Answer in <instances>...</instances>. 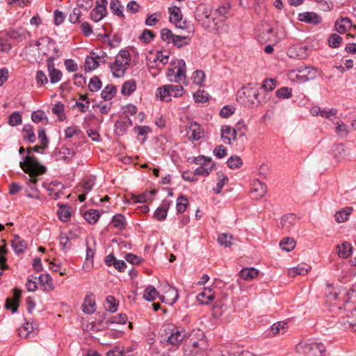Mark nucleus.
Here are the masks:
<instances>
[{
  "label": "nucleus",
  "instance_id": "nucleus-1",
  "mask_svg": "<svg viewBox=\"0 0 356 356\" xmlns=\"http://www.w3.org/2000/svg\"><path fill=\"white\" fill-rule=\"evenodd\" d=\"M194 16L201 26L209 32H215L222 23V19L216 17V12L207 4H200L197 6Z\"/></svg>",
  "mask_w": 356,
  "mask_h": 356
},
{
  "label": "nucleus",
  "instance_id": "nucleus-2",
  "mask_svg": "<svg viewBox=\"0 0 356 356\" xmlns=\"http://www.w3.org/2000/svg\"><path fill=\"white\" fill-rule=\"evenodd\" d=\"M19 165L22 169L29 175V181L27 184L32 191L38 190L36 184L38 177L46 172V168L41 165L34 156L23 157V161H20Z\"/></svg>",
  "mask_w": 356,
  "mask_h": 356
},
{
  "label": "nucleus",
  "instance_id": "nucleus-3",
  "mask_svg": "<svg viewBox=\"0 0 356 356\" xmlns=\"http://www.w3.org/2000/svg\"><path fill=\"white\" fill-rule=\"evenodd\" d=\"M259 88L257 84L253 86L249 83L243 86L241 90H239L237 94V99L241 104L248 107H253L254 106H259L267 102L266 97L263 99H259Z\"/></svg>",
  "mask_w": 356,
  "mask_h": 356
},
{
  "label": "nucleus",
  "instance_id": "nucleus-4",
  "mask_svg": "<svg viewBox=\"0 0 356 356\" xmlns=\"http://www.w3.org/2000/svg\"><path fill=\"white\" fill-rule=\"evenodd\" d=\"M130 62V53L127 50H120L116 55L114 62L110 65V68L113 75L116 78L122 77L124 75Z\"/></svg>",
  "mask_w": 356,
  "mask_h": 356
},
{
  "label": "nucleus",
  "instance_id": "nucleus-5",
  "mask_svg": "<svg viewBox=\"0 0 356 356\" xmlns=\"http://www.w3.org/2000/svg\"><path fill=\"white\" fill-rule=\"evenodd\" d=\"M296 349L303 356H325V347L321 342L311 339L299 343Z\"/></svg>",
  "mask_w": 356,
  "mask_h": 356
},
{
  "label": "nucleus",
  "instance_id": "nucleus-6",
  "mask_svg": "<svg viewBox=\"0 0 356 356\" xmlns=\"http://www.w3.org/2000/svg\"><path fill=\"white\" fill-rule=\"evenodd\" d=\"M175 67L169 68L166 76L171 82L185 83L186 79V65L183 59H176L171 63Z\"/></svg>",
  "mask_w": 356,
  "mask_h": 356
},
{
  "label": "nucleus",
  "instance_id": "nucleus-7",
  "mask_svg": "<svg viewBox=\"0 0 356 356\" xmlns=\"http://www.w3.org/2000/svg\"><path fill=\"white\" fill-rule=\"evenodd\" d=\"M164 331L165 337L163 339L173 346L179 345L185 337V330L174 325H168Z\"/></svg>",
  "mask_w": 356,
  "mask_h": 356
},
{
  "label": "nucleus",
  "instance_id": "nucleus-8",
  "mask_svg": "<svg viewBox=\"0 0 356 356\" xmlns=\"http://www.w3.org/2000/svg\"><path fill=\"white\" fill-rule=\"evenodd\" d=\"M54 56H51L47 60V67L50 79L52 84L56 83L60 81L62 78V72L55 67Z\"/></svg>",
  "mask_w": 356,
  "mask_h": 356
},
{
  "label": "nucleus",
  "instance_id": "nucleus-9",
  "mask_svg": "<svg viewBox=\"0 0 356 356\" xmlns=\"http://www.w3.org/2000/svg\"><path fill=\"white\" fill-rule=\"evenodd\" d=\"M206 161L211 162V159H207L204 156H199L194 158V162L197 164L201 165L194 170V175L207 176L210 174L213 167L206 168L204 165Z\"/></svg>",
  "mask_w": 356,
  "mask_h": 356
},
{
  "label": "nucleus",
  "instance_id": "nucleus-10",
  "mask_svg": "<svg viewBox=\"0 0 356 356\" xmlns=\"http://www.w3.org/2000/svg\"><path fill=\"white\" fill-rule=\"evenodd\" d=\"M318 74V72L316 68L308 67L307 68H304L302 71H300V74H297L296 79L297 81L300 83H305L316 79Z\"/></svg>",
  "mask_w": 356,
  "mask_h": 356
},
{
  "label": "nucleus",
  "instance_id": "nucleus-11",
  "mask_svg": "<svg viewBox=\"0 0 356 356\" xmlns=\"http://www.w3.org/2000/svg\"><path fill=\"white\" fill-rule=\"evenodd\" d=\"M220 132V137L225 144L232 145L236 139V130L229 125H222Z\"/></svg>",
  "mask_w": 356,
  "mask_h": 356
},
{
  "label": "nucleus",
  "instance_id": "nucleus-12",
  "mask_svg": "<svg viewBox=\"0 0 356 356\" xmlns=\"http://www.w3.org/2000/svg\"><path fill=\"white\" fill-rule=\"evenodd\" d=\"M267 193L266 185L258 179H255L252 183L251 194L253 198L260 199L265 196Z\"/></svg>",
  "mask_w": 356,
  "mask_h": 356
},
{
  "label": "nucleus",
  "instance_id": "nucleus-13",
  "mask_svg": "<svg viewBox=\"0 0 356 356\" xmlns=\"http://www.w3.org/2000/svg\"><path fill=\"white\" fill-rule=\"evenodd\" d=\"M241 348L236 344H229L220 347L216 350L215 356H238Z\"/></svg>",
  "mask_w": 356,
  "mask_h": 356
},
{
  "label": "nucleus",
  "instance_id": "nucleus-14",
  "mask_svg": "<svg viewBox=\"0 0 356 356\" xmlns=\"http://www.w3.org/2000/svg\"><path fill=\"white\" fill-rule=\"evenodd\" d=\"M74 154L75 152L72 148L62 147L56 152V158L57 161L68 163L71 161Z\"/></svg>",
  "mask_w": 356,
  "mask_h": 356
},
{
  "label": "nucleus",
  "instance_id": "nucleus-15",
  "mask_svg": "<svg viewBox=\"0 0 356 356\" xmlns=\"http://www.w3.org/2000/svg\"><path fill=\"white\" fill-rule=\"evenodd\" d=\"M298 19L300 22L309 23L313 25H318L322 21L321 17L314 12H304L299 13Z\"/></svg>",
  "mask_w": 356,
  "mask_h": 356
},
{
  "label": "nucleus",
  "instance_id": "nucleus-16",
  "mask_svg": "<svg viewBox=\"0 0 356 356\" xmlns=\"http://www.w3.org/2000/svg\"><path fill=\"white\" fill-rule=\"evenodd\" d=\"M188 129V135L191 140L197 141L204 136V131L201 125L197 122H191Z\"/></svg>",
  "mask_w": 356,
  "mask_h": 356
},
{
  "label": "nucleus",
  "instance_id": "nucleus-17",
  "mask_svg": "<svg viewBox=\"0 0 356 356\" xmlns=\"http://www.w3.org/2000/svg\"><path fill=\"white\" fill-rule=\"evenodd\" d=\"M165 287H167L168 289L163 296L161 300L162 302L172 305L176 302L179 297L178 291L175 287L170 286L168 284L165 285Z\"/></svg>",
  "mask_w": 356,
  "mask_h": 356
},
{
  "label": "nucleus",
  "instance_id": "nucleus-18",
  "mask_svg": "<svg viewBox=\"0 0 356 356\" xmlns=\"http://www.w3.org/2000/svg\"><path fill=\"white\" fill-rule=\"evenodd\" d=\"M335 30L340 34L348 31L352 27V22L350 18L341 17L335 22Z\"/></svg>",
  "mask_w": 356,
  "mask_h": 356
},
{
  "label": "nucleus",
  "instance_id": "nucleus-19",
  "mask_svg": "<svg viewBox=\"0 0 356 356\" xmlns=\"http://www.w3.org/2000/svg\"><path fill=\"white\" fill-rule=\"evenodd\" d=\"M214 300V293L209 288H204V290L197 296V300L201 305H209Z\"/></svg>",
  "mask_w": 356,
  "mask_h": 356
},
{
  "label": "nucleus",
  "instance_id": "nucleus-20",
  "mask_svg": "<svg viewBox=\"0 0 356 356\" xmlns=\"http://www.w3.org/2000/svg\"><path fill=\"white\" fill-rule=\"evenodd\" d=\"M76 237H77V236L73 234L71 231L68 233H61L59 236V241L62 250L64 251L68 250L71 248L70 241Z\"/></svg>",
  "mask_w": 356,
  "mask_h": 356
},
{
  "label": "nucleus",
  "instance_id": "nucleus-21",
  "mask_svg": "<svg viewBox=\"0 0 356 356\" xmlns=\"http://www.w3.org/2000/svg\"><path fill=\"white\" fill-rule=\"evenodd\" d=\"M11 245L17 254L23 252L26 249V241L20 238L18 235H15L11 241Z\"/></svg>",
  "mask_w": 356,
  "mask_h": 356
},
{
  "label": "nucleus",
  "instance_id": "nucleus-22",
  "mask_svg": "<svg viewBox=\"0 0 356 356\" xmlns=\"http://www.w3.org/2000/svg\"><path fill=\"white\" fill-rule=\"evenodd\" d=\"M82 310L85 314H91L95 311V301L92 298V295L87 296L82 305Z\"/></svg>",
  "mask_w": 356,
  "mask_h": 356
},
{
  "label": "nucleus",
  "instance_id": "nucleus-23",
  "mask_svg": "<svg viewBox=\"0 0 356 356\" xmlns=\"http://www.w3.org/2000/svg\"><path fill=\"white\" fill-rule=\"evenodd\" d=\"M170 203L168 201H163L162 204L156 209L154 217L158 220H163L166 218Z\"/></svg>",
  "mask_w": 356,
  "mask_h": 356
},
{
  "label": "nucleus",
  "instance_id": "nucleus-24",
  "mask_svg": "<svg viewBox=\"0 0 356 356\" xmlns=\"http://www.w3.org/2000/svg\"><path fill=\"white\" fill-rule=\"evenodd\" d=\"M337 248L339 257L343 259L348 258L353 252L351 244L347 242H343L337 245Z\"/></svg>",
  "mask_w": 356,
  "mask_h": 356
},
{
  "label": "nucleus",
  "instance_id": "nucleus-25",
  "mask_svg": "<svg viewBox=\"0 0 356 356\" xmlns=\"http://www.w3.org/2000/svg\"><path fill=\"white\" fill-rule=\"evenodd\" d=\"M259 275V270L254 268H246L240 271V276L245 281H251Z\"/></svg>",
  "mask_w": 356,
  "mask_h": 356
},
{
  "label": "nucleus",
  "instance_id": "nucleus-26",
  "mask_svg": "<svg viewBox=\"0 0 356 356\" xmlns=\"http://www.w3.org/2000/svg\"><path fill=\"white\" fill-rule=\"evenodd\" d=\"M352 207H346L339 210V211L336 212L334 215L335 220L339 223L345 222L348 220L349 216L352 213Z\"/></svg>",
  "mask_w": 356,
  "mask_h": 356
},
{
  "label": "nucleus",
  "instance_id": "nucleus-27",
  "mask_svg": "<svg viewBox=\"0 0 356 356\" xmlns=\"http://www.w3.org/2000/svg\"><path fill=\"white\" fill-rule=\"evenodd\" d=\"M343 324L346 328H352L356 332V309L343 319Z\"/></svg>",
  "mask_w": 356,
  "mask_h": 356
},
{
  "label": "nucleus",
  "instance_id": "nucleus-28",
  "mask_svg": "<svg viewBox=\"0 0 356 356\" xmlns=\"http://www.w3.org/2000/svg\"><path fill=\"white\" fill-rule=\"evenodd\" d=\"M170 85H165L163 87L158 88V92L156 93V96H159L160 99L163 101H171L172 95L170 93Z\"/></svg>",
  "mask_w": 356,
  "mask_h": 356
},
{
  "label": "nucleus",
  "instance_id": "nucleus-29",
  "mask_svg": "<svg viewBox=\"0 0 356 356\" xmlns=\"http://www.w3.org/2000/svg\"><path fill=\"white\" fill-rule=\"evenodd\" d=\"M83 217L88 223L95 224L100 217V213L96 209H89L84 213Z\"/></svg>",
  "mask_w": 356,
  "mask_h": 356
},
{
  "label": "nucleus",
  "instance_id": "nucleus-30",
  "mask_svg": "<svg viewBox=\"0 0 356 356\" xmlns=\"http://www.w3.org/2000/svg\"><path fill=\"white\" fill-rule=\"evenodd\" d=\"M40 284L44 286V289L47 291H52L54 286L51 276L48 274L40 275L38 277Z\"/></svg>",
  "mask_w": 356,
  "mask_h": 356
},
{
  "label": "nucleus",
  "instance_id": "nucleus-31",
  "mask_svg": "<svg viewBox=\"0 0 356 356\" xmlns=\"http://www.w3.org/2000/svg\"><path fill=\"white\" fill-rule=\"evenodd\" d=\"M136 89V83L134 80L126 81L121 88V93L123 95L129 96L132 94Z\"/></svg>",
  "mask_w": 356,
  "mask_h": 356
},
{
  "label": "nucleus",
  "instance_id": "nucleus-32",
  "mask_svg": "<svg viewBox=\"0 0 356 356\" xmlns=\"http://www.w3.org/2000/svg\"><path fill=\"white\" fill-rule=\"evenodd\" d=\"M118 302L112 296H108L104 302V307L106 311L115 312L118 310Z\"/></svg>",
  "mask_w": 356,
  "mask_h": 356
},
{
  "label": "nucleus",
  "instance_id": "nucleus-33",
  "mask_svg": "<svg viewBox=\"0 0 356 356\" xmlns=\"http://www.w3.org/2000/svg\"><path fill=\"white\" fill-rule=\"evenodd\" d=\"M24 139L27 140L29 143H34L35 141V136L33 131V128L31 124H25L22 129Z\"/></svg>",
  "mask_w": 356,
  "mask_h": 356
},
{
  "label": "nucleus",
  "instance_id": "nucleus-34",
  "mask_svg": "<svg viewBox=\"0 0 356 356\" xmlns=\"http://www.w3.org/2000/svg\"><path fill=\"white\" fill-rule=\"evenodd\" d=\"M117 92L116 88L112 85H107L101 92L102 98L105 100H111Z\"/></svg>",
  "mask_w": 356,
  "mask_h": 356
},
{
  "label": "nucleus",
  "instance_id": "nucleus-35",
  "mask_svg": "<svg viewBox=\"0 0 356 356\" xmlns=\"http://www.w3.org/2000/svg\"><path fill=\"white\" fill-rule=\"evenodd\" d=\"M297 222L296 218L294 214H288L282 218L281 223L282 227L287 231H290L291 228Z\"/></svg>",
  "mask_w": 356,
  "mask_h": 356
},
{
  "label": "nucleus",
  "instance_id": "nucleus-36",
  "mask_svg": "<svg viewBox=\"0 0 356 356\" xmlns=\"http://www.w3.org/2000/svg\"><path fill=\"white\" fill-rule=\"evenodd\" d=\"M280 247L286 252L293 250L296 247V241L291 237H285L280 242Z\"/></svg>",
  "mask_w": 356,
  "mask_h": 356
},
{
  "label": "nucleus",
  "instance_id": "nucleus-37",
  "mask_svg": "<svg viewBox=\"0 0 356 356\" xmlns=\"http://www.w3.org/2000/svg\"><path fill=\"white\" fill-rule=\"evenodd\" d=\"M31 120L35 123H40V122H45L46 124L48 123V118L46 115L45 113L42 110H38V111H33L31 113Z\"/></svg>",
  "mask_w": 356,
  "mask_h": 356
},
{
  "label": "nucleus",
  "instance_id": "nucleus-38",
  "mask_svg": "<svg viewBox=\"0 0 356 356\" xmlns=\"http://www.w3.org/2000/svg\"><path fill=\"white\" fill-rule=\"evenodd\" d=\"M110 9L112 13L118 17H123V6L119 0H113L110 3Z\"/></svg>",
  "mask_w": 356,
  "mask_h": 356
},
{
  "label": "nucleus",
  "instance_id": "nucleus-39",
  "mask_svg": "<svg viewBox=\"0 0 356 356\" xmlns=\"http://www.w3.org/2000/svg\"><path fill=\"white\" fill-rule=\"evenodd\" d=\"M112 225L118 229H122L125 227V218L122 214H115L113 216L112 220H111Z\"/></svg>",
  "mask_w": 356,
  "mask_h": 356
},
{
  "label": "nucleus",
  "instance_id": "nucleus-40",
  "mask_svg": "<svg viewBox=\"0 0 356 356\" xmlns=\"http://www.w3.org/2000/svg\"><path fill=\"white\" fill-rule=\"evenodd\" d=\"M58 215L61 221L67 222L71 216L70 208L67 205L60 206Z\"/></svg>",
  "mask_w": 356,
  "mask_h": 356
},
{
  "label": "nucleus",
  "instance_id": "nucleus-41",
  "mask_svg": "<svg viewBox=\"0 0 356 356\" xmlns=\"http://www.w3.org/2000/svg\"><path fill=\"white\" fill-rule=\"evenodd\" d=\"M107 14V11H104L97 7H95L90 12V19L95 22H98L102 19Z\"/></svg>",
  "mask_w": 356,
  "mask_h": 356
},
{
  "label": "nucleus",
  "instance_id": "nucleus-42",
  "mask_svg": "<svg viewBox=\"0 0 356 356\" xmlns=\"http://www.w3.org/2000/svg\"><path fill=\"white\" fill-rule=\"evenodd\" d=\"M334 124H336L335 132L339 136L345 138L348 135L349 130L346 124L343 122H337Z\"/></svg>",
  "mask_w": 356,
  "mask_h": 356
},
{
  "label": "nucleus",
  "instance_id": "nucleus-43",
  "mask_svg": "<svg viewBox=\"0 0 356 356\" xmlns=\"http://www.w3.org/2000/svg\"><path fill=\"white\" fill-rule=\"evenodd\" d=\"M191 38L188 36H181L175 35V36L172 38V44L178 48L187 45L188 44H189Z\"/></svg>",
  "mask_w": 356,
  "mask_h": 356
},
{
  "label": "nucleus",
  "instance_id": "nucleus-44",
  "mask_svg": "<svg viewBox=\"0 0 356 356\" xmlns=\"http://www.w3.org/2000/svg\"><path fill=\"white\" fill-rule=\"evenodd\" d=\"M127 320V316L125 314L120 313L108 318L106 322L111 324H124Z\"/></svg>",
  "mask_w": 356,
  "mask_h": 356
},
{
  "label": "nucleus",
  "instance_id": "nucleus-45",
  "mask_svg": "<svg viewBox=\"0 0 356 356\" xmlns=\"http://www.w3.org/2000/svg\"><path fill=\"white\" fill-rule=\"evenodd\" d=\"M287 324L285 322L280 321L271 326V332L273 335L283 334L286 332Z\"/></svg>",
  "mask_w": 356,
  "mask_h": 356
},
{
  "label": "nucleus",
  "instance_id": "nucleus-46",
  "mask_svg": "<svg viewBox=\"0 0 356 356\" xmlns=\"http://www.w3.org/2000/svg\"><path fill=\"white\" fill-rule=\"evenodd\" d=\"M156 193V191L152 190L148 193H144L139 195H134L132 199L135 202L143 203L150 200L151 196Z\"/></svg>",
  "mask_w": 356,
  "mask_h": 356
},
{
  "label": "nucleus",
  "instance_id": "nucleus-47",
  "mask_svg": "<svg viewBox=\"0 0 356 356\" xmlns=\"http://www.w3.org/2000/svg\"><path fill=\"white\" fill-rule=\"evenodd\" d=\"M232 235L222 233L218 235V242L220 245L228 248L232 245Z\"/></svg>",
  "mask_w": 356,
  "mask_h": 356
},
{
  "label": "nucleus",
  "instance_id": "nucleus-48",
  "mask_svg": "<svg viewBox=\"0 0 356 356\" xmlns=\"http://www.w3.org/2000/svg\"><path fill=\"white\" fill-rule=\"evenodd\" d=\"M200 346V350L202 352H205L208 348L207 341L204 339H201L199 341L193 342V349L191 352L195 355H199V352L196 350V348Z\"/></svg>",
  "mask_w": 356,
  "mask_h": 356
},
{
  "label": "nucleus",
  "instance_id": "nucleus-49",
  "mask_svg": "<svg viewBox=\"0 0 356 356\" xmlns=\"http://www.w3.org/2000/svg\"><path fill=\"white\" fill-rule=\"evenodd\" d=\"M64 109L65 106L63 104L58 102L54 105L51 108V111L53 113L56 115L60 121H63L65 119V115H64Z\"/></svg>",
  "mask_w": 356,
  "mask_h": 356
},
{
  "label": "nucleus",
  "instance_id": "nucleus-50",
  "mask_svg": "<svg viewBox=\"0 0 356 356\" xmlns=\"http://www.w3.org/2000/svg\"><path fill=\"white\" fill-rule=\"evenodd\" d=\"M170 21L177 23L181 19V14L179 8L174 6L169 8Z\"/></svg>",
  "mask_w": 356,
  "mask_h": 356
},
{
  "label": "nucleus",
  "instance_id": "nucleus-51",
  "mask_svg": "<svg viewBox=\"0 0 356 356\" xmlns=\"http://www.w3.org/2000/svg\"><path fill=\"white\" fill-rule=\"evenodd\" d=\"M134 130L137 131L138 137L141 140V143H143L147 139V135L150 132V129L147 126H136L134 127Z\"/></svg>",
  "mask_w": 356,
  "mask_h": 356
},
{
  "label": "nucleus",
  "instance_id": "nucleus-52",
  "mask_svg": "<svg viewBox=\"0 0 356 356\" xmlns=\"http://www.w3.org/2000/svg\"><path fill=\"white\" fill-rule=\"evenodd\" d=\"M102 85L100 79L97 76H94L90 79L88 87L90 91L97 92L101 89Z\"/></svg>",
  "mask_w": 356,
  "mask_h": 356
},
{
  "label": "nucleus",
  "instance_id": "nucleus-53",
  "mask_svg": "<svg viewBox=\"0 0 356 356\" xmlns=\"http://www.w3.org/2000/svg\"><path fill=\"white\" fill-rule=\"evenodd\" d=\"M188 199L184 195H180L177 200L176 209L179 213H183L188 206Z\"/></svg>",
  "mask_w": 356,
  "mask_h": 356
},
{
  "label": "nucleus",
  "instance_id": "nucleus-54",
  "mask_svg": "<svg viewBox=\"0 0 356 356\" xmlns=\"http://www.w3.org/2000/svg\"><path fill=\"white\" fill-rule=\"evenodd\" d=\"M33 330V326L31 323L26 322L18 329V334L21 337H27Z\"/></svg>",
  "mask_w": 356,
  "mask_h": 356
},
{
  "label": "nucleus",
  "instance_id": "nucleus-55",
  "mask_svg": "<svg viewBox=\"0 0 356 356\" xmlns=\"http://www.w3.org/2000/svg\"><path fill=\"white\" fill-rule=\"evenodd\" d=\"M157 291L156 289L152 286H147L143 294V298L147 301H153L156 299Z\"/></svg>",
  "mask_w": 356,
  "mask_h": 356
},
{
  "label": "nucleus",
  "instance_id": "nucleus-56",
  "mask_svg": "<svg viewBox=\"0 0 356 356\" xmlns=\"http://www.w3.org/2000/svg\"><path fill=\"white\" fill-rule=\"evenodd\" d=\"M275 94L278 98L289 99L292 97V88L282 87L277 90Z\"/></svg>",
  "mask_w": 356,
  "mask_h": 356
},
{
  "label": "nucleus",
  "instance_id": "nucleus-57",
  "mask_svg": "<svg viewBox=\"0 0 356 356\" xmlns=\"http://www.w3.org/2000/svg\"><path fill=\"white\" fill-rule=\"evenodd\" d=\"M227 165L231 169L239 168L242 164V159L238 156H232L229 157L227 161Z\"/></svg>",
  "mask_w": 356,
  "mask_h": 356
},
{
  "label": "nucleus",
  "instance_id": "nucleus-58",
  "mask_svg": "<svg viewBox=\"0 0 356 356\" xmlns=\"http://www.w3.org/2000/svg\"><path fill=\"white\" fill-rule=\"evenodd\" d=\"M205 79L204 72L202 70H196L192 76L193 83L194 84L202 86Z\"/></svg>",
  "mask_w": 356,
  "mask_h": 356
},
{
  "label": "nucleus",
  "instance_id": "nucleus-59",
  "mask_svg": "<svg viewBox=\"0 0 356 356\" xmlns=\"http://www.w3.org/2000/svg\"><path fill=\"white\" fill-rule=\"evenodd\" d=\"M342 42V38L336 34H331L328 39V44L332 48H338Z\"/></svg>",
  "mask_w": 356,
  "mask_h": 356
},
{
  "label": "nucleus",
  "instance_id": "nucleus-60",
  "mask_svg": "<svg viewBox=\"0 0 356 356\" xmlns=\"http://www.w3.org/2000/svg\"><path fill=\"white\" fill-rule=\"evenodd\" d=\"M193 98L197 103H204L209 100V95L204 90H198L193 94Z\"/></svg>",
  "mask_w": 356,
  "mask_h": 356
},
{
  "label": "nucleus",
  "instance_id": "nucleus-61",
  "mask_svg": "<svg viewBox=\"0 0 356 356\" xmlns=\"http://www.w3.org/2000/svg\"><path fill=\"white\" fill-rule=\"evenodd\" d=\"M19 307L18 300L8 298L6 300L5 307L7 309L11 310L12 313H15L17 311Z\"/></svg>",
  "mask_w": 356,
  "mask_h": 356
},
{
  "label": "nucleus",
  "instance_id": "nucleus-62",
  "mask_svg": "<svg viewBox=\"0 0 356 356\" xmlns=\"http://www.w3.org/2000/svg\"><path fill=\"white\" fill-rule=\"evenodd\" d=\"M22 123V116L19 112L13 113L8 118V124L12 127H15Z\"/></svg>",
  "mask_w": 356,
  "mask_h": 356
},
{
  "label": "nucleus",
  "instance_id": "nucleus-63",
  "mask_svg": "<svg viewBox=\"0 0 356 356\" xmlns=\"http://www.w3.org/2000/svg\"><path fill=\"white\" fill-rule=\"evenodd\" d=\"M175 35L172 33L171 30L164 28L161 30V38L163 41L170 43L172 42V38Z\"/></svg>",
  "mask_w": 356,
  "mask_h": 356
},
{
  "label": "nucleus",
  "instance_id": "nucleus-64",
  "mask_svg": "<svg viewBox=\"0 0 356 356\" xmlns=\"http://www.w3.org/2000/svg\"><path fill=\"white\" fill-rule=\"evenodd\" d=\"M94 184H95V178L92 177H88V178L83 179V182H82L83 192L88 193L89 191H91Z\"/></svg>",
  "mask_w": 356,
  "mask_h": 356
}]
</instances>
